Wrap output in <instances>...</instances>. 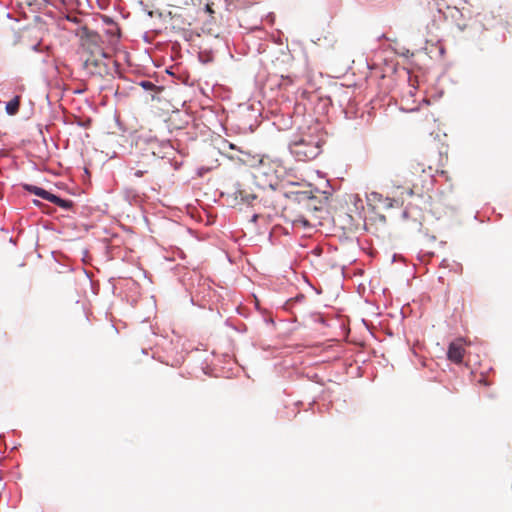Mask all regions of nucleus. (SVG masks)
<instances>
[{"label": "nucleus", "mask_w": 512, "mask_h": 512, "mask_svg": "<svg viewBox=\"0 0 512 512\" xmlns=\"http://www.w3.org/2000/svg\"><path fill=\"white\" fill-rule=\"evenodd\" d=\"M289 150L297 160L310 161L320 154L321 145L316 137L310 134H301L295 136L290 142Z\"/></svg>", "instance_id": "1"}, {"label": "nucleus", "mask_w": 512, "mask_h": 512, "mask_svg": "<svg viewBox=\"0 0 512 512\" xmlns=\"http://www.w3.org/2000/svg\"><path fill=\"white\" fill-rule=\"evenodd\" d=\"M83 67L91 76L103 78L111 73L109 58L104 52L90 54L84 61Z\"/></svg>", "instance_id": "2"}, {"label": "nucleus", "mask_w": 512, "mask_h": 512, "mask_svg": "<svg viewBox=\"0 0 512 512\" xmlns=\"http://www.w3.org/2000/svg\"><path fill=\"white\" fill-rule=\"evenodd\" d=\"M220 151L231 160H237L243 164H249L254 159L250 152L237 147L226 140L222 141Z\"/></svg>", "instance_id": "3"}, {"label": "nucleus", "mask_w": 512, "mask_h": 512, "mask_svg": "<svg viewBox=\"0 0 512 512\" xmlns=\"http://www.w3.org/2000/svg\"><path fill=\"white\" fill-rule=\"evenodd\" d=\"M81 42L82 46L88 50L90 54L103 52L101 36L87 27L82 29Z\"/></svg>", "instance_id": "4"}, {"label": "nucleus", "mask_w": 512, "mask_h": 512, "mask_svg": "<svg viewBox=\"0 0 512 512\" xmlns=\"http://www.w3.org/2000/svg\"><path fill=\"white\" fill-rule=\"evenodd\" d=\"M464 342L462 339H456L451 342L448 347L447 357L450 361L460 364L463 361L464 356Z\"/></svg>", "instance_id": "5"}, {"label": "nucleus", "mask_w": 512, "mask_h": 512, "mask_svg": "<svg viewBox=\"0 0 512 512\" xmlns=\"http://www.w3.org/2000/svg\"><path fill=\"white\" fill-rule=\"evenodd\" d=\"M233 194L236 201L248 205H251L253 201L257 199V196L255 194L250 193L242 188H237Z\"/></svg>", "instance_id": "6"}, {"label": "nucleus", "mask_w": 512, "mask_h": 512, "mask_svg": "<svg viewBox=\"0 0 512 512\" xmlns=\"http://www.w3.org/2000/svg\"><path fill=\"white\" fill-rule=\"evenodd\" d=\"M20 103H21V96H19V95L15 96L12 100L7 102L6 107H5L6 113L10 116L16 115L19 112Z\"/></svg>", "instance_id": "7"}, {"label": "nucleus", "mask_w": 512, "mask_h": 512, "mask_svg": "<svg viewBox=\"0 0 512 512\" xmlns=\"http://www.w3.org/2000/svg\"><path fill=\"white\" fill-rule=\"evenodd\" d=\"M410 171L412 174H427L430 178L432 177V168L428 166V170H426L424 164H421L416 161H411L410 163Z\"/></svg>", "instance_id": "8"}, {"label": "nucleus", "mask_w": 512, "mask_h": 512, "mask_svg": "<svg viewBox=\"0 0 512 512\" xmlns=\"http://www.w3.org/2000/svg\"><path fill=\"white\" fill-rule=\"evenodd\" d=\"M48 201L66 210L70 209L73 205L72 201L62 199L52 193L50 197H48Z\"/></svg>", "instance_id": "9"}, {"label": "nucleus", "mask_w": 512, "mask_h": 512, "mask_svg": "<svg viewBox=\"0 0 512 512\" xmlns=\"http://www.w3.org/2000/svg\"><path fill=\"white\" fill-rule=\"evenodd\" d=\"M24 188L27 191H29V192H31V193L41 197L42 199L47 200V201H48V197H50V195H51L50 192H48V191H46V190H44V189H42L40 187H37V186L27 185L26 184V185H24Z\"/></svg>", "instance_id": "10"}, {"label": "nucleus", "mask_w": 512, "mask_h": 512, "mask_svg": "<svg viewBox=\"0 0 512 512\" xmlns=\"http://www.w3.org/2000/svg\"><path fill=\"white\" fill-rule=\"evenodd\" d=\"M106 33L109 34L111 37L119 38L120 29L116 23H112V25H110L109 28L106 30Z\"/></svg>", "instance_id": "11"}, {"label": "nucleus", "mask_w": 512, "mask_h": 512, "mask_svg": "<svg viewBox=\"0 0 512 512\" xmlns=\"http://www.w3.org/2000/svg\"><path fill=\"white\" fill-rule=\"evenodd\" d=\"M294 225H301L304 228L310 227L309 221L302 215H299L297 218L293 220Z\"/></svg>", "instance_id": "12"}, {"label": "nucleus", "mask_w": 512, "mask_h": 512, "mask_svg": "<svg viewBox=\"0 0 512 512\" xmlns=\"http://www.w3.org/2000/svg\"><path fill=\"white\" fill-rule=\"evenodd\" d=\"M102 20H103V22H104L106 25H108V26L112 25V23H115V22H114L110 17H108V16H102Z\"/></svg>", "instance_id": "13"}, {"label": "nucleus", "mask_w": 512, "mask_h": 512, "mask_svg": "<svg viewBox=\"0 0 512 512\" xmlns=\"http://www.w3.org/2000/svg\"><path fill=\"white\" fill-rule=\"evenodd\" d=\"M213 4H206L205 6V12L209 13V14H213L214 13V10L212 8Z\"/></svg>", "instance_id": "14"}, {"label": "nucleus", "mask_w": 512, "mask_h": 512, "mask_svg": "<svg viewBox=\"0 0 512 512\" xmlns=\"http://www.w3.org/2000/svg\"><path fill=\"white\" fill-rule=\"evenodd\" d=\"M134 175H135L136 177H141V176L143 175V172H142L141 170H137V171L134 173Z\"/></svg>", "instance_id": "15"}, {"label": "nucleus", "mask_w": 512, "mask_h": 512, "mask_svg": "<svg viewBox=\"0 0 512 512\" xmlns=\"http://www.w3.org/2000/svg\"><path fill=\"white\" fill-rule=\"evenodd\" d=\"M192 23H193V21H188V22H187V24H188L189 26H191V25H192Z\"/></svg>", "instance_id": "16"}, {"label": "nucleus", "mask_w": 512, "mask_h": 512, "mask_svg": "<svg viewBox=\"0 0 512 512\" xmlns=\"http://www.w3.org/2000/svg\"><path fill=\"white\" fill-rule=\"evenodd\" d=\"M257 217H258L257 215H254L253 216V221H256Z\"/></svg>", "instance_id": "17"}]
</instances>
